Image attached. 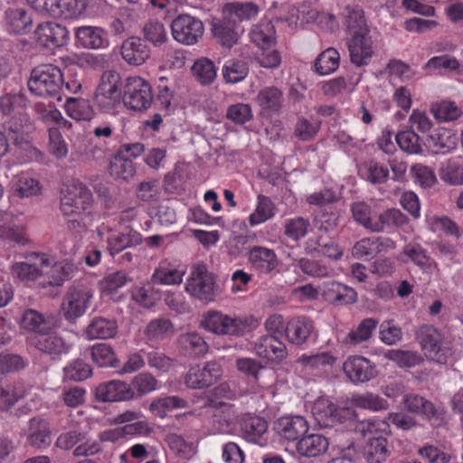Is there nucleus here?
I'll use <instances>...</instances> for the list:
<instances>
[{"mask_svg":"<svg viewBox=\"0 0 463 463\" xmlns=\"http://www.w3.org/2000/svg\"><path fill=\"white\" fill-rule=\"evenodd\" d=\"M64 87L61 71L52 64H42L34 68L28 80L29 90L41 97H54L61 100V91Z\"/></svg>","mask_w":463,"mask_h":463,"instance_id":"f257e3e1","label":"nucleus"},{"mask_svg":"<svg viewBox=\"0 0 463 463\" xmlns=\"http://www.w3.org/2000/svg\"><path fill=\"white\" fill-rule=\"evenodd\" d=\"M416 338L425 355L430 360L439 364H446L452 355L449 340L433 326H420L416 331Z\"/></svg>","mask_w":463,"mask_h":463,"instance_id":"f03ea898","label":"nucleus"},{"mask_svg":"<svg viewBox=\"0 0 463 463\" xmlns=\"http://www.w3.org/2000/svg\"><path fill=\"white\" fill-rule=\"evenodd\" d=\"M121 76L116 71H106L94 93V103L103 112H110L123 101Z\"/></svg>","mask_w":463,"mask_h":463,"instance_id":"7ed1b4c3","label":"nucleus"},{"mask_svg":"<svg viewBox=\"0 0 463 463\" xmlns=\"http://www.w3.org/2000/svg\"><path fill=\"white\" fill-rule=\"evenodd\" d=\"M203 328L220 335L242 336L250 326L248 317H230L220 311L210 310L203 315Z\"/></svg>","mask_w":463,"mask_h":463,"instance_id":"20e7f679","label":"nucleus"},{"mask_svg":"<svg viewBox=\"0 0 463 463\" xmlns=\"http://www.w3.org/2000/svg\"><path fill=\"white\" fill-rule=\"evenodd\" d=\"M93 298L92 290L85 285L69 287L62 298L61 311L69 322H75L89 309Z\"/></svg>","mask_w":463,"mask_h":463,"instance_id":"39448f33","label":"nucleus"},{"mask_svg":"<svg viewBox=\"0 0 463 463\" xmlns=\"http://www.w3.org/2000/svg\"><path fill=\"white\" fill-rule=\"evenodd\" d=\"M185 290L192 297L203 302H212L216 295L215 278L213 273L208 271L205 265H197L187 279Z\"/></svg>","mask_w":463,"mask_h":463,"instance_id":"423d86ee","label":"nucleus"},{"mask_svg":"<svg viewBox=\"0 0 463 463\" xmlns=\"http://www.w3.org/2000/svg\"><path fill=\"white\" fill-rule=\"evenodd\" d=\"M154 96L149 82L141 77H128L124 85L123 102L132 110L141 111L148 109Z\"/></svg>","mask_w":463,"mask_h":463,"instance_id":"0eeeda50","label":"nucleus"},{"mask_svg":"<svg viewBox=\"0 0 463 463\" xmlns=\"http://www.w3.org/2000/svg\"><path fill=\"white\" fill-rule=\"evenodd\" d=\"M173 38L184 45H194L204 33L203 23L194 15L183 14L177 15L171 23Z\"/></svg>","mask_w":463,"mask_h":463,"instance_id":"6e6552de","label":"nucleus"},{"mask_svg":"<svg viewBox=\"0 0 463 463\" xmlns=\"http://www.w3.org/2000/svg\"><path fill=\"white\" fill-rule=\"evenodd\" d=\"M222 367L216 361L192 366L184 376V384L194 390H203L215 384L222 376Z\"/></svg>","mask_w":463,"mask_h":463,"instance_id":"1a4fd4ad","label":"nucleus"},{"mask_svg":"<svg viewBox=\"0 0 463 463\" xmlns=\"http://www.w3.org/2000/svg\"><path fill=\"white\" fill-rule=\"evenodd\" d=\"M93 202L91 191L82 183L74 182L61 199V211L64 215H80L87 211Z\"/></svg>","mask_w":463,"mask_h":463,"instance_id":"9d476101","label":"nucleus"},{"mask_svg":"<svg viewBox=\"0 0 463 463\" xmlns=\"http://www.w3.org/2000/svg\"><path fill=\"white\" fill-rule=\"evenodd\" d=\"M50 260L44 254H36L33 262H17L12 266V271L20 280L25 283H34L41 288L44 268L49 269Z\"/></svg>","mask_w":463,"mask_h":463,"instance_id":"9b49d317","label":"nucleus"},{"mask_svg":"<svg viewBox=\"0 0 463 463\" xmlns=\"http://www.w3.org/2000/svg\"><path fill=\"white\" fill-rule=\"evenodd\" d=\"M405 409L421 415L428 420L432 426H440L444 421L443 413L436 406L424 397L418 394H405L402 399Z\"/></svg>","mask_w":463,"mask_h":463,"instance_id":"f8f14e48","label":"nucleus"},{"mask_svg":"<svg viewBox=\"0 0 463 463\" xmlns=\"http://www.w3.org/2000/svg\"><path fill=\"white\" fill-rule=\"evenodd\" d=\"M343 370L354 383H364L375 378L376 366L369 359L355 355L350 356L343 364Z\"/></svg>","mask_w":463,"mask_h":463,"instance_id":"ddd939ff","label":"nucleus"},{"mask_svg":"<svg viewBox=\"0 0 463 463\" xmlns=\"http://www.w3.org/2000/svg\"><path fill=\"white\" fill-rule=\"evenodd\" d=\"M34 34L39 44L53 49L63 46L67 43L69 32L64 25L55 22H46L38 24Z\"/></svg>","mask_w":463,"mask_h":463,"instance_id":"4468645a","label":"nucleus"},{"mask_svg":"<svg viewBox=\"0 0 463 463\" xmlns=\"http://www.w3.org/2000/svg\"><path fill=\"white\" fill-rule=\"evenodd\" d=\"M132 394L128 383L121 380L101 383L95 390L96 399L102 402H130Z\"/></svg>","mask_w":463,"mask_h":463,"instance_id":"2eb2a0df","label":"nucleus"},{"mask_svg":"<svg viewBox=\"0 0 463 463\" xmlns=\"http://www.w3.org/2000/svg\"><path fill=\"white\" fill-rule=\"evenodd\" d=\"M350 61L357 67L367 65L373 54V41L369 33L354 34L347 43Z\"/></svg>","mask_w":463,"mask_h":463,"instance_id":"dca6fc26","label":"nucleus"},{"mask_svg":"<svg viewBox=\"0 0 463 463\" xmlns=\"http://www.w3.org/2000/svg\"><path fill=\"white\" fill-rule=\"evenodd\" d=\"M321 291L324 299L333 305H351L357 301V293L354 288L335 280L325 281Z\"/></svg>","mask_w":463,"mask_h":463,"instance_id":"f3484780","label":"nucleus"},{"mask_svg":"<svg viewBox=\"0 0 463 463\" xmlns=\"http://www.w3.org/2000/svg\"><path fill=\"white\" fill-rule=\"evenodd\" d=\"M4 22L7 30L16 34H25L32 30L33 16L25 7L11 6L5 10Z\"/></svg>","mask_w":463,"mask_h":463,"instance_id":"a211bd4d","label":"nucleus"},{"mask_svg":"<svg viewBox=\"0 0 463 463\" xmlns=\"http://www.w3.org/2000/svg\"><path fill=\"white\" fill-rule=\"evenodd\" d=\"M254 351L259 357L274 362H281L288 355L285 344L271 335L260 336L254 344Z\"/></svg>","mask_w":463,"mask_h":463,"instance_id":"6ab92c4d","label":"nucleus"},{"mask_svg":"<svg viewBox=\"0 0 463 463\" xmlns=\"http://www.w3.org/2000/svg\"><path fill=\"white\" fill-rule=\"evenodd\" d=\"M211 31L217 43L224 48L231 49L237 44L240 38L236 22L225 15L222 19L213 21Z\"/></svg>","mask_w":463,"mask_h":463,"instance_id":"aec40b11","label":"nucleus"},{"mask_svg":"<svg viewBox=\"0 0 463 463\" xmlns=\"http://www.w3.org/2000/svg\"><path fill=\"white\" fill-rule=\"evenodd\" d=\"M33 345L37 350L49 355L52 360L60 359L71 349V345L61 336L50 333L36 335Z\"/></svg>","mask_w":463,"mask_h":463,"instance_id":"412c9836","label":"nucleus"},{"mask_svg":"<svg viewBox=\"0 0 463 463\" xmlns=\"http://www.w3.org/2000/svg\"><path fill=\"white\" fill-rule=\"evenodd\" d=\"M27 442L37 449H45L51 445V428L46 419L33 417L29 420Z\"/></svg>","mask_w":463,"mask_h":463,"instance_id":"4be33fe9","label":"nucleus"},{"mask_svg":"<svg viewBox=\"0 0 463 463\" xmlns=\"http://www.w3.org/2000/svg\"><path fill=\"white\" fill-rule=\"evenodd\" d=\"M177 348L186 357L199 358L208 353L209 345L196 332L181 334L176 339Z\"/></svg>","mask_w":463,"mask_h":463,"instance_id":"5701e85b","label":"nucleus"},{"mask_svg":"<svg viewBox=\"0 0 463 463\" xmlns=\"http://www.w3.org/2000/svg\"><path fill=\"white\" fill-rule=\"evenodd\" d=\"M308 423L302 416L282 417L275 423L276 431L288 440L298 441L308 431Z\"/></svg>","mask_w":463,"mask_h":463,"instance_id":"b1692460","label":"nucleus"},{"mask_svg":"<svg viewBox=\"0 0 463 463\" xmlns=\"http://www.w3.org/2000/svg\"><path fill=\"white\" fill-rule=\"evenodd\" d=\"M314 329L312 319L307 317H297L287 323L285 334L288 342L301 345L308 340Z\"/></svg>","mask_w":463,"mask_h":463,"instance_id":"393cba45","label":"nucleus"},{"mask_svg":"<svg viewBox=\"0 0 463 463\" xmlns=\"http://www.w3.org/2000/svg\"><path fill=\"white\" fill-rule=\"evenodd\" d=\"M345 412L326 400L317 402L312 409V413L321 428H331L342 423Z\"/></svg>","mask_w":463,"mask_h":463,"instance_id":"a878e982","label":"nucleus"},{"mask_svg":"<svg viewBox=\"0 0 463 463\" xmlns=\"http://www.w3.org/2000/svg\"><path fill=\"white\" fill-rule=\"evenodd\" d=\"M77 43L85 49H102L109 45L107 33L100 27L80 26L75 29Z\"/></svg>","mask_w":463,"mask_h":463,"instance_id":"bb28decb","label":"nucleus"},{"mask_svg":"<svg viewBox=\"0 0 463 463\" xmlns=\"http://www.w3.org/2000/svg\"><path fill=\"white\" fill-rule=\"evenodd\" d=\"M340 16L350 36L354 34L369 33L364 12L360 6L351 5H345L342 8Z\"/></svg>","mask_w":463,"mask_h":463,"instance_id":"cd10ccee","label":"nucleus"},{"mask_svg":"<svg viewBox=\"0 0 463 463\" xmlns=\"http://www.w3.org/2000/svg\"><path fill=\"white\" fill-rule=\"evenodd\" d=\"M426 146L434 154H445L457 146V137L450 129L438 128L426 138Z\"/></svg>","mask_w":463,"mask_h":463,"instance_id":"c85d7f7f","label":"nucleus"},{"mask_svg":"<svg viewBox=\"0 0 463 463\" xmlns=\"http://www.w3.org/2000/svg\"><path fill=\"white\" fill-rule=\"evenodd\" d=\"M241 433L250 442L264 445L267 442L268 422L260 416H246L241 424Z\"/></svg>","mask_w":463,"mask_h":463,"instance_id":"c756f323","label":"nucleus"},{"mask_svg":"<svg viewBox=\"0 0 463 463\" xmlns=\"http://www.w3.org/2000/svg\"><path fill=\"white\" fill-rule=\"evenodd\" d=\"M121 55L128 63L137 66L149 58L150 51L140 38L130 37L123 42Z\"/></svg>","mask_w":463,"mask_h":463,"instance_id":"7c9ffc66","label":"nucleus"},{"mask_svg":"<svg viewBox=\"0 0 463 463\" xmlns=\"http://www.w3.org/2000/svg\"><path fill=\"white\" fill-rule=\"evenodd\" d=\"M329 441L321 434H305L296 445L297 451L304 457H317L328 449Z\"/></svg>","mask_w":463,"mask_h":463,"instance_id":"2f4dec72","label":"nucleus"},{"mask_svg":"<svg viewBox=\"0 0 463 463\" xmlns=\"http://www.w3.org/2000/svg\"><path fill=\"white\" fill-rule=\"evenodd\" d=\"M117 333V320L104 317L92 318L85 330V335L89 339H109L115 337Z\"/></svg>","mask_w":463,"mask_h":463,"instance_id":"473e14b6","label":"nucleus"},{"mask_svg":"<svg viewBox=\"0 0 463 463\" xmlns=\"http://www.w3.org/2000/svg\"><path fill=\"white\" fill-rule=\"evenodd\" d=\"M400 260L405 263L411 261L422 269H430L437 266L427 250L417 242L406 244L401 252Z\"/></svg>","mask_w":463,"mask_h":463,"instance_id":"72a5a7b5","label":"nucleus"},{"mask_svg":"<svg viewBox=\"0 0 463 463\" xmlns=\"http://www.w3.org/2000/svg\"><path fill=\"white\" fill-rule=\"evenodd\" d=\"M20 324L24 329L34 332L37 335L50 333L53 327V322L51 317H45L43 314L34 309L25 310Z\"/></svg>","mask_w":463,"mask_h":463,"instance_id":"f704fd0d","label":"nucleus"},{"mask_svg":"<svg viewBox=\"0 0 463 463\" xmlns=\"http://www.w3.org/2000/svg\"><path fill=\"white\" fill-rule=\"evenodd\" d=\"M213 424L220 433H227L238 420V411L233 404L218 402L214 405Z\"/></svg>","mask_w":463,"mask_h":463,"instance_id":"c9c22d12","label":"nucleus"},{"mask_svg":"<svg viewBox=\"0 0 463 463\" xmlns=\"http://www.w3.org/2000/svg\"><path fill=\"white\" fill-rule=\"evenodd\" d=\"M249 261L262 273L271 272L278 265L275 252L262 246H255L249 251Z\"/></svg>","mask_w":463,"mask_h":463,"instance_id":"e433bc0d","label":"nucleus"},{"mask_svg":"<svg viewBox=\"0 0 463 463\" xmlns=\"http://www.w3.org/2000/svg\"><path fill=\"white\" fill-rule=\"evenodd\" d=\"M250 41L261 50H268L276 43V30L270 21H261L250 31Z\"/></svg>","mask_w":463,"mask_h":463,"instance_id":"4c0bfd02","label":"nucleus"},{"mask_svg":"<svg viewBox=\"0 0 463 463\" xmlns=\"http://www.w3.org/2000/svg\"><path fill=\"white\" fill-rule=\"evenodd\" d=\"M408 222V218L400 210L388 209L378 216L374 215V220L371 228L372 232H383L387 229L393 227H402Z\"/></svg>","mask_w":463,"mask_h":463,"instance_id":"58836bf2","label":"nucleus"},{"mask_svg":"<svg viewBox=\"0 0 463 463\" xmlns=\"http://www.w3.org/2000/svg\"><path fill=\"white\" fill-rule=\"evenodd\" d=\"M223 15H225L228 19H232L238 23L248 21L259 14V6L252 2L246 3H229L224 5L222 8Z\"/></svg>","mask_w":463,"mask_h":463,"instance_id":"ea45409f","label":"nucleus"},{"mask_svg":"<svg viewBox=\"0 0 463 463\" xmlns=\"http://www.w3.org/2000/svg\"><path fill=\"white\" fill-rule=\"evenodd\" d=\"M50 270L44 268L43 279H41V288L49 286L60 287L71 278L73 267L71 264L55 263L49 266Z\"/></svg>","mask_w":463,"mask_h":463,"instance_id":"a19ab883","label":"nucleus"},{"mask_svg":"<svg viewBox=\"0 0 463 463\" xmlns=\"http://www.w3.org/2000/svg\"><path fill=\"white\" fill-rule=\"evenodd\" d=\"M184 270L178 269L166 261L159 263L151 280L156 285H178L183 281Z\"/></svg>","mask_w":463,"mask_h":463,"instance_id":"79ce46f5","label":"nucleus"},{"mask_svg":"<svg viewBox=\"0 0 463 463\" xmlns=\"http://www.w3.org/2000/svg\"><path fill=\"white\" fill-rule=\"evenodd\" d=\"M15 216L11 212L0 211V238L24 244L23 229L14 223Z\"/></svg>","mask_w":463,"mask_h":463,"instance_id":"37998d69","label":"nucleus"},{"mask_svg":"<svg viewBox=\"0 0 463 463\" xmlns=\"http://www.w3.org/2000/svg\"><path fill=\"white\" fill-rule=\"evenodd\" d=\"M390 455L388 440L383 437L371 439L364 452L367 463H383Z\"/></svg>","mask_w":463,"mask_h":463,"instance_id":"c03bdc74","label":"nucleus"},{"mask_svg":"<svg viewBox=\"0 0 463 463\" xmlns=\"http://www.w3.org/2000/svg\"><path fill=\"white\" fill-rule=\"evenodd\" d=\"M157 380L150 373H137L128 383V387L133 393L130 396V401L139 399L154 392L157 388Z\"/></svg>","mask_w":463,"mask_h":463,"instance_id":"a18cd8bd","label":"nucleus"},{"mask_svg":"<svg viewBox=\"0 0 463 463\" xmlns=\"http://www.w3.org/2000/svg\"><path fill=\"white\" fill-rule=\"evenodd\" d=\"M188 407V402L179 396H165L154 399L149 404V411L155 416L164 419L167 411Z\"/></svg>","mask_w":463,"mask_h":463,"instance_id":"49530a36","label":"nucleus"},{"mask_svg":"<svg viewBox=\"0 0 463 463\" xmlns=\"http://www.w3.org/2000/svg\"><path fill=\"white\" fill-rule=\"evenodd\" d=\"M85 354H89L93 363L100 367H117L118 360L116 357L113 348L104 343L96 344L85 350Z\"/></svg>","mask_w":463,"mask_h":463,"instance_id":"de8ad7c7","label":"nucleus"},{"mask_svg":"<svg viewBox=\"0 0 463 463\" xmlns=\"http://www.w3.org/2000/svg\"><path fill=\"white\" fill-rule=\"evenodd\" d=\"M258 105L266 110L279 112L284 101L283 92L277 87H265L257 95Z\"/></svg>","mask_w":463,"mask_h":463,"instance_id":"09e8293b","label":"nucleus"},{"mask_svg":"<svg viewBox=\"0 0 463 463\" xmlns=\"http://www.w3.org/2000/svg\"><path fill=\"white\" fill-rule=\"evenodd\" d=\"M417 453L426 463H458L456 456L432 443L420 447Z\"/></svg>","mask_w":463,"mask_h":463,"instance_id":"8fccbe9b","label":"nucleus"},{"mask_svg":"<svg viewBox=\"0 0 463 463\" xmlns=\"http://www.w3.org/2000/svg\"><path fill=\"white\" fill-rule=\"evenodd\" d=\"M136 174V166L131 158L118 153L110 161L109 175L115 179L128 181Z\"/></svg>","mask_w":463,"mask_h":463,"instance_id":"3c124183","label":"nucleus"},{"mask_svg":"<svg viewBox=\"0 0 463 463\" xmlns=\"http://www.w3.org/2000/svg\"><path fill=\"white\" fill-rule=\"evenodd\" d=\"M173 323L165 317L151 320L146 326L144 334L149 341H161L174 334Z\"/></svg>","mask_w":463,"mask_h":463,"instance_id":"603ef678","label":"nucleus"},{"mask_svg":"<svg viewBox=\"0 0 463 463\" xmlns=\"http://www.w3.org/2000/svg\"><path fill=\"white\" fill-rule=\"evenodd\" d=\"M378 326V321L374 318H365L361 321L357 327L350 331L345 337V345H356L369 340L373 331Z\"/></svg>","mask_w":463,"mask_h":463,"instance_id":"864d4df0","label":"nucleus"},{"mask_svg":"<svg viewBox=\"0 0 463 463\" xmlns=\"http://www.w3.org/2000/svg\"><path fill=\"white\" fill-rule=\"evenodd\" d=\"M152 280L143 286L132 289V299L140 306L149 308L154 307L161 298V291L155 288Z\"/></svg>","mask_w":463,"mask_h":463,"instance_id":"5fc2aeb1","label":"nucleus"},{"mask_svg":"<svg viewBox=\"0 0 463 463\" xmlns=\"http://www.w3.org/2000/svg\"><path fill=\"white\" fill-rule=\"evenodd\" d=\"M275 215V204L268 196L259 194L254 212L249 216L250 226H256L271 219Z\"/></svg>","mask_w":463,"mask_h":463,"instance_id":"6e6d98bb","label":"nucleus"},{"mask_svg":"<svg viewBox=\"0 0 463 463\" xmlns=\"http://www.w3.org/2000/svg\"><path fill=\"white\" fill-rule=\"evenodd\" d=\"M351 402L354 407L373 411H385L389 408V402L385 399L369 392L354 394Z\"/></svg>","mask_w":463,"mask_h":463,"instance_id":"4d7b16f0","label":"nucleus"},{"mask_svg":"<svg viewBox=\"0 0 463 463\" xmlns=\"http://www.w3.org/2000/svg\"><path fill=\"white\" fill-rule=\"evenodd\" d=\"M340 54L335 48H327L315 61V71L319 75H328L339 66Z\"/></svg>","mask_w":463,"mask_h":463,"instance_id":"13d9d810","label":"nucleus"},{"mask_svg":"<svg viewBox=\"0 0 463 463\" xmlns=\"http://www.w3.org/2000/svg\"><path fill=\"white\" fill-rule=\"evenodd\" d=\"M222 73L226 83L236 84L248 76L249 67L244 61L232 59L224 63Z\"/></svg>","mask_w":463,"mask_h":463,"instance_id":"bf43d9fd","label":"nucleus"},{"mask_svg":"<svg viewBox=\"0 0 463 463\" xmlns=\"http://www.w3.org/2000/svg\"><path fill=\"white\" fill-rule=\"evenodd\" d=\"M191 71L195 80L202 85L212 84L217 75L213 61L207 58L196 60L191 68Z\"/></svg>","mask_w":463,"mask_h":463,"instance_id":"052dcab7","label":"nucleus"},{"mask_svg":"<svg viewBox=\"0 0 463 463\" xmlns=\"http://www.w3.org/2000/svg\"><path fill=\"white\" fill-rule=\"evenodd\" d=\"M140 242L141 235L137 232L120 233L108 239V250L111 256H115L124 249L138 245Z\"/></svg>","mask_w":463,"mask_h":463,"instance_id":"680f3d73","label":"nucleus"},{"mask_svg":"<svg viewBox=\"0 0 463 463\" xmlns=\"http://www.w3.org/2000/svg\"><path fill=\"white\" fill-rule=\"evenodd\" d=\"M66 110L71 118L78 121L90 120L94 115L90 102L83 99H67Z\"/></svg>","mask_w":463,"mask_h":463,"instance_id":"e2e57ef3","label":"nucleus"},{"mask_svg":"<svg viewBox=\"0 0 463 463\" xmlns=\"http://www.w3.org/2000/svg\"><path fill=\"white\" fill-rule=\"evenodd\" d=\"M395 139L400 148L408 154H420L422 144L414 130H404L396 134Z\"/></svg>","mask_w":463,"mask_h":463,"instance_id":"0e129e2a","label":"nucleus"},{"mask_svg":"<svg viewBox=\"0 0 463 463\" xmlns=\"http://www.w3.org/2000/svg\"><path fill=\"white\" fill-rule=\"evenodd\" d=\"M309 225V221L304 217L287 219L284 223V234L298 241L307 235Z\"/></svg>","mask_w":463,"mask_h":463,"instance_id":"69168bd1","label":"nucleus"},{"mask_svg":"<svg viewBox=\"0 0 463 463\" xmlns=\"http://www.w3.org/2000/svg\"><path fill=\"white\" fill-rule=\"evenodd\" d=\"M350 209L354 220L364 229L371 232L374 220L373 212L371 206L364 202H354L351 204Z\"/></svg>","mask_w":463,"mask_h":463,"instance_id":"338daca9","label":"nucleus"},{"mask_svg":"<svg viewBox=\"0 0 463 463\" xmlns=\"http://www.w3.org/2000/svg\"><path fill=\"white\" fill-rule=\"evenodd\" d=\"M430 111L439 121H452L460 115L459 109L455 103L448 100L432 103Z\"/></svg>","mask_w":463,"mask_h":463,"instance_id":"774afa93","label":"nucleus"}]
</instances>
